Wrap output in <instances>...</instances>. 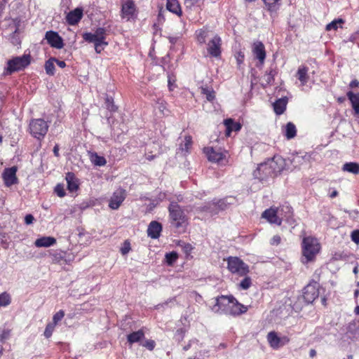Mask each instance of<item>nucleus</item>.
<instances>
[{"instance_id": "f257e3e1", "label": "nucleus", "mask_w": 359, "mask_h": 359, "mask_svg": "<svg viewBox=\"0 0 359 359\" xmlns=\"http://www.w3.org/2000/svg\"><path fill=\"white\" fill-rule=\"evenodd\" d=\"M212 310L220 314L238 316L245 313L248 307L240 304L233 296H221L215 299Z\"/></svg>"}, {"instance_id": "f03ea898", "label": "nucleus", "mask_w": 359, "mask_h": 359, "mask_svg": "<svg viewBox=\"0 0 359 359\" xmlns=\"http://www.w3.org/2000/svg\"><path fill=\"white\" fill-rule=\"evenodd\" d=\"M302 259L305 264L313 261L316 255L320 252V245L318 240L313 237L308 236L302 241Z\"/></svg>"}, {"instance_id": "7ed1b4c3", "label": "nucleus", "mask_w": 359, "mask_h": 359, "mask_svg": "<svg viewBox=\"0 0 359 359\" xmlns=\"http://www.w3.org/2000/svg\"><path fill=\"white\" fill-rule=\"evenodd\" d=\"M168 211L170 219L172 220V224L177 229H184L187 225V217L178 203L175 201L170 202Z\"/></svg>"}, {"instance_id": "20e7f679", "label": "nucleus", "mask_w": 359, "mask_h": 359, "mask_svg": "<svg viewBox=\"0 0 359 359\" xmlns=\"http://www.w3.org/2000/svg\"><path fill=\"white\" fill-rule=\"evenodd\" d=\"M30 64V55H24L20 57H15L7 62V67L4 74L11 75L13 72L21 71Z\"/></svg>"}, {"instance_id": "39448f33", "label": "nucleus", "mask_w": 359, "mask_h": 359, "mask_svg": "<svg viewBox=\"0 0 359 359\" xmlns=\"http://www.w3.org/2000/svg\"><path fill=\"white\" fill-rule=\"evenodd\" d=\"M227 269L232 273L240 276H246L249 273V266L237 257H229L227 259Z\"/></svg>"}, {"instance_id": "423d86ee", "label": "nucleus", "mask_w": 359, "mask_h": 359, "mask_svg": "<svg viewBox=\"0 0 359 359\" xmlns=\"http://www.w3.org/2000/svg\"><path fill=\"white\" fill-rule=\"evenodd\" d=\"M48 129L47 123L42 118L33 119L29 123L30 133L36 138H43Z\"/></svg>"}, {"instance_id": "0eeeda50", "label": "nucleus", "mask_w": 359, "mask_h": 359, "mask_svg": "<svg viewBox=\"0 0 359 359\" xmlns=\"http://www.w3.org/2000/svg\"><path fill=\"white\" fill-rule=\"evenodd\" d=\"M207 51L213 57H219L222 53V39L217 34H212L207 43Z\"/></svg>"}, {"instance_id": "6e6552de", "label": "nucleus", "mask_w": 359, "mask_h": 359, "mask_svg": "<svg viewBox=\"0 0 359 359\" xmlns=\"http://www.w3.org/2000/svg\"><path fill=\"white\" fill-rule=\"evenodd\" d=\"M107 37V29L104 27H98L95 32H86L83 34V39L88 42L95 43L97 42H102L106 40Z\"/></svg>"}, {"instance_id": "1a4fd4ad", "label": "nucleus", "mask_w": 359, "mask_h": 359, "mask_svg": "<svg viewBox=\"0 0 359 359\" xmlns=\"http://www.w3.org/2000/svg\"><path fill=\"white\" fill-rule=\"evenodd\" d=\"M318 283L312 281L309 283L304 288L303 292V298L307 304L312 303L319 295Z\"/></svg>"}, {"instance_id": "9d476101", "label": "nucleus", "mask_w": 359, "mask_h": 359, "mask_svg": "<svg viewBox=\"0 0 359 359\" xmlns=\"http://www.w3.org/2000/svg\"><path fill=\"white\" fill-rule=\"evenodd\" d=\"M127 196L126 191L122 188L117 189L110 198L109 207L111 210H117L121 205Z\"/></svg>"}, {"instance_id": "9b49d317", "label": "nucleus", "mask_w": 359, "mask_h": 359, "mask_svg": "<svg viewBox=\"0 0 359 359\" xmlns=\"http://www.w3.org/2000/svg\"><path fill=\"white\" fill-rule=\"evenodd\" d=\"M267 340L270 346L274 348L278 349L290 341V338L287 336L279 337L276 332H270L267 335Z\"/></svg>"}, {"instance_id": "f8f14e48", "label": "nucleus", "mask_w": 359, "mask_h": 359, "mask_svg": "<svg viewBox=\"0 0 359 359\" xmlns=\"http://www.w3.org/2000/svg\"><path fill=\"white\" fill-rule=\"evenodd\" d=\"M253 177L260 182L266 181L270 177H273L266 161L258 165L257 169L253 172Z\"/></svg>"}, {"instance_id": "ddd939ff", "label": "nucleus", "mask_w": 359, "mask_h": 359, "mask_svg": "<svg viewBox=\"0 0 359 359\" xmlns=\"http://www.w3.org/2000/svg\"><path fill=\"white\" fill-rule=\"evenodd\" d=\"M266 163L273 177L280 173L285 167L284 160L280 157L275 156L271 159H269Z\"/></svg>"}, {"instance_id": "4468645a", "label": "nucleus", "mask_w": 359, "mask_h": 359, "mask_svg": "<svg viewBox=\"0 0 359 359\" xmlns=\"http://www.w3.org/2000/svg\"><path fill=\"white\" fill-rule=\"evenodd\" d=\"M45 39L47 40L48 43L53 48L61 49L64 46V43L62 37L57 32L53 31H48L46 33Z\"/></svg>"}, {"instance_id": "2eb2a0df", "label": "nucleus", "mask_w": 359, "mask_h": 359, "mask_svg": "<svg viewBox=\"0 0 359 359\" xmlns=\"http://www.w3.org/2000/svg\"><path fill=\"white\" fill-rule=\"evenodd\" d=\"M17 170L18 169L15 166L6 168L4 170L2 177L6 187H9L18 183V178L16 177Z\"/></svg>"}, {"instance_id": "dca6fc26", "label": "nucleus", "mask_w": 359, "mask_h": 359, "mask_svg": "<svg viewBox=\"0 0 359 359\" xmlns=\"http://www.w3.org/2000/svg\"><path fill=\"white\" fill-rule=\"evenodd\" d=\"M135 12V5L131 0H128L122 4L121 6V17L129 20L133 18Z\"/></svg>"}, {"instance_id": "f3484780", "label": "nucleus", "mask_w": 359, "mask_h": 359, "mask_svg": "<svg viewBox=\"0 0 359 359\" xmlns=\"http://www.w3.org/2000/svg\"><path fill=\"white\" fill-rule=\"evenodd\" d=\"M252 53L255 57L259 60V62L262 65L266 58V50L264 45L261 41H256L252 46Z\"/></svg>"}, {"instance_id": "a211bd4d", "label": "nucleus", "mask_w": 359, "mask_h": 359, "mask_svg": "<svg viewBox=\"0 0 359 359\" xmlns=\"http://www.w3.org/2000/svg\"><path fill=\"white\" fill-rule=\"evenodd\" d=\"M276 208L278 219H280V224L283 220L290 222L292 217V208L287 204H284Z\"/></svg>"}, {"instance_id": "6ab92c4d", "label": "nucleus", "mask_w": 359, "mask_h": 359, "mask_svg": "<svg viewBox=\"0 0 359 359\" xmlns=\"http://www.w3.org/2000/svg\"><path fill=\"white\" fill-rule=\"evenodd\" d=\"M203 151L208 161L211 162L219 163L225 157L223 153L216 151L212 147H205L203 149Z\"/></svg>"}, {"instance_id": "aec40b11", "label": "nucleus", "mask_w": 359, "mask_h": 359, "mask_svg": "<svg viewBox=\"0 0 359 359\" xmlns=\"http://www.w3.org/2000/svg\"><path fill=\"white\" fill-rule=\"evenodd\" d=\"M262 217L265 218L271 224L280 225V219H278L276 208H271L264 210L262 213Z\"/></svg>"}, {"instance_id": "412c9836", "label": "nucleus", "mask_w": 359, "mask_h": 359, "mask_svg": "<svg viewBox=\"0 0 359 359\" xmlns=\"http://www.w3.org/2000/svg\"><path fill=\"white\" fill-rule=\"evenodd\" d=\"M82 16L83 9L76 8L67 15L66 20L69 25H75L81 20Z\"/></svg>"}, {"instance_id": "4be33fe9", "label": "nucleus", "mask_w": 359, "mask_h": 359, "mask_svg": "<svg viewBox=\"0 0 359 359\" xmlns=\"http://www.w3.org/2000/svg\"><path fill=\"white\" fill-rule=\"evenodd\" d=\"M162 231V225L161 223L156 221H152L149 224L147 229V235L149 237L156 239L160 236V233Z\"/></svg>"}, {"instance_id": "5701e85b", "label": "nucleus", "mask_w": 359, "mask_h": 359, "mask_svg": "<svg viewBox=\"0 0 359 359\" xmlns=\"http://www.w3.org/2000/svg\"><path fill=\"white\" fill-rule=\"evenodd\" d=\"M56 243V239L50 236H43L36 239L34 245L38 248H48Z\"/></svg>"}, {"instance_id": "b1692460", "label": "nucleus", "mask_w": 359, "mask_h": 359, "mask_svg": "<svg viewBox=\"0 0 359 359\" xmlns=\"http://www.w3.org/2000/svg\"><path fill=\"white\" fill-rule=\"evenodd\" d=\"M226 126V135L229 136L232 131H239L241 129V125L239 123L234 122L231 118H227L224 121Z\"/></svg>"}, {"instance_id": "393cba45", "label": "nucleus", "mask_w": 359, "mask_h": 359, "mask_svg": "<svg viewBox=\"0 0 359 359\" xmlns=\"http://www.w3.org/2000/svg\"><path fill=\"white\" fill-rule=\"evenodd\" d=\"M309 68L306 66H300L296 74V76L301 82L302 86H305L309 81V76L308 75Z\"/></svg>"}, {"instance_id": "a878e982", "label": "nucleus", "mask_w": 359, "mask_h": 359, "mask_svg": "<svg viewBox=\"0 0 359 359\" xmlns=\"http://www.w3.org/2000/svg\"><path fill=\"white\" fill-rule=\"evenodd\" d=\"M348 99L350 100L352 107L355 114H359V93H354L352 91H348L346 93Z\"/></svg>"}, {"instance_id": "bb28decb", "label": "nucleus", "mask_w": 359, "mask_h": 359, "mask_svg": "<svg viewBox=\"0 0 359 359\" xmlns=\"http://www.w3.org/2000/svg\"><path fill=\"white\" fill-rule=\"evenodd\" d=\"M67 189L69 191L74 192L79 189V184L75 175L72 172H67L66 175Z\"/></svg>"}, {"instance_id": "cd10ccee", "label": "nucleus", "mask_w": 359, "mask_h": 359, "mask_svg": "<svg viewBox=\"0 0 359 359\" xmlns=\"http://www.w3.org/2000/svg\"><path fill=\"white\" fill-rule=\"evenodd\" d=\"M226 208V204L224 201L220 200L217 203L212 202L208 204V205H205L201 208V211H209L212 212V211L224 210Z\"/></svg>"}, {"instance_id": "c85d7f7f", "label": "nucleus", "mask_w": 359, "mask_h": 359, "mask_svg": "<svg viewBox=\"0 0 359 359\" xmlns=\"http://www.w3.org/2000/svg\"><path fill=\"white\" fill-rule=\"evenodd\" d=\"M287 98L286 97L278 99L273 104L274 111L276 114L280 115L283 114L286 109Z\"/></svg>"}, {"instance_id": "c756f323", "label": "nucleus", "mask_w": 359, "mask_h": 359, "mask_svg": "<svg viewBox=\"0 0 359 359\" xmlns=\"http://www.w3.org/2000/svg\"><path fill=\"white\" fill-rule=\"evenodd\" d=\"M210 36V32L207 28L200 29L196 31V40L198 43L204 44L206 39Z\"/></svg>"}, {"instance_id": "7c9ffc66", "label": "nucleus", "mask_w": 359, "mask_h": 359, "mask_svg": "<svg viewBox=\"0 0 359 359\" xmlns=\"http://www.w3.org/2000/svg\"><path fill=\"white\" fill-rule=\"evenodd\" d=\"M311 155L308 153H297L293 156L292 162L294 164H302L310 161Z\"/></svg>"}, {"instance_id": "2f4dec72", "label": "nucleus", "mask_w": 359, "mask_h": 359, "mask_svg": "<svg viewBox=\"0 0 359 359\" xmlns=\"http://www.w3.org/2000/svg\"><path fill=\"white\" fill-rule=\"evenodd\" d=\"M89 156L90 161L95 165L104 166L107 163V161L104 157L99 156L96 152H90Z\"/></svg>"}, {"instance_id": "473e14b6", "label": "nucleus", "mask_w": 359, "mask_h": 359, "mask_svg": "<svg viewBox=\"0 0 359 359\" xmlns=\"http://www.w3.org/2000/svg\"><path fill=\"white\" fill-rule=\"evenodd\" d=\"M144 337V333L142 330L137 332H133L127 336L128 341L130 344H133L140 341Z\"/></svg>"}, {"instance_id": "72a5a7b5", "label": "nucleus", "mask_w": 359, "mask_h": 359, "mask_svg": "<svg viewBox=\"0 0 359 359\" xmlns=\"http://www.w3.org/2000/svg\"><path fill=\"white\" fill-rule=\"evenodd\" d=\"M342 170L358 175L359 173V164L355 162L346 163L342 167Z\"/></svg>"}, {"instance_id": "f704fd0d", "label": "nucleus", "mask_w": 359, "mask_h": 359, "mask_svg": "<svg viewBox=\"0 0 359 359\" xmlns=\"http://www.w3.org/2000/svg\"><path fill=\"white\" fill-rule=\"evenodd\" d=\"M297 134V129L294 124H293L291 122H289L285 126V135L287 137V139L290 140L294 138L296 136Z\"/></svg>"}, {"instance_id": "c9c22d12", "label": "nucleus", "mask_w": 359, "mask_h": 359, "mask_svg": "<svg viewBox=\"0 0 359 359\" xmlns=\"http://www.w3.org/2000/svg\"><path fill=\"white\" fill-rule=\"evenodd\" d=\"M167 8L173 13L178 15L181 13L180 6L177 0H168Z\"/></svg>"}, {"instance_id": "e433bc0d", "label": "nucleus", "mask_w": 359, "mask_h": 359, "mask_svg": "<svg viewBox=\"0 0 359 359\" xmlns=\"http://www.w3.org/2000/svg\"><path fill=\"white\" fill-rule=\"evenodd\" d=\"M276 74L277 72L276 71V69H271L269 72H266L263 77V79L265 83H264L262 85L264 87L271 85L273 82L274 76H276Z\"/></svg>"}, {"instance_id": "4c0bfd02", "label": "nucleus", "mask_w": 359, "mask_h": 359, "mask_svg": "<svg viewBox=\"0 0 359 359\" xmlns=\"http://www.w3.org/2000/svg\"><path fill=\"white\" fill-rule=\"evenodd\" d=\"M192 144V139L191 137L189 135H187L184 137V142H182L180 144L179 149L186 154L189 152Z\"/></svg>"}, {"instance_id": "58836bf2", "label": "nucleus", "mask_w": 359, "mask_h": 359, "mask_svg": "<svg viewBox=\"0 0 359 359\" xmlns=\"http://www.w3.org/2000/svg\"><path fill=\"white\" fill-rule=\"evenodd\" d=\"M55 60H56L55 58L51 57L49 60H48L45 63L46 72L48 75L53 76L55 74Z\"/></svg>"}, {"instance_id": "ea45409f", "label": "nucleus", "mask_w": 359, "mask_h": 359, "mask_svg": "<svg viewBox=\"0 0 359 359\" xmlns=\"http://www.w3.org/2000/svg\"><path fill=\"white\" fill-rule=\"evenodd\" d=\"M201 93L205 95L206 100L209 102L212 101L215 97V91L212 88L208 87H201Z\"/></svg>"}, {"instance_id": "a19ab883", "label": "nucleus", "mask_w": 359, "mask_h": 359, "mask_svg": "<svg viewBox=\"0 0 359 359\" xmlns=\"http://www.w3.org/2000/svg\"><path fill=\"white\" fill-rule=\"evenodd\" d=\"M280 0H263L271 12L276 11L279 8V1Z\"/></svg>"}, {"instance_id": "79ce46f5", "label": "nucleus", "mask_w": 359, "mask_h": 359, "mask_svg": "<svg viewBox=\"0 0 359 359\" xmlns=\"http://www.w3.org/2000/svg\"><path fill=\"white\" fill-rule=\"evenodd\" d=\"M203 0H184V6L188 9H193L196 7H200Z\"/></svg>"}, {"instance_id": "37998d69", "label": "nucleus", "mask_w": 359, "mask_h": 359, "mask_svg": "<svg viewBox=\"0 0 359 359\" xmlns=\"http://www.w3.org/2000/svg\"><path fill=\"white\" fill-rule=\"evenodd\" d=\"M11 296L7 292H3L0 294V306H6L11 304Z\"/></svg>"}, {"instance_id": "c03bdc74", "label": "nucleus", "mask_w": 359, "mask_h": 359, "mask_svg": "<svg viewBox=\"0 0 359 359\" xmlns=\"http://www.w3.org/2000/svg\"><path fill=\"white\" fill-rule=\"evenodd\" d=\"M178 258V255L175 252H171L165 254L166 263L171 266L172 265Z\"/></svg>"}, {"instance_id": "a18cd8bd", "label": "nucleus", "mask_w": 359, "mask_h": 359, "mask_svg": "<svg viewBox=\"0 0 359 359\" xmlns=\"http://www.w3.org/2000/svg\"><path fill=\"white\" fill-rule=\"evenodd\" d=\"M343 22H344V20L342 19L334 20L326 25V30L327 31H330L332 29L336 30L338 28V25L342 24Z\"/></svg>"}, {"instance_id": "49530a36", "label": "nucleus", "mask_w": 359, "mask_h": 359, "mask_svg": "<svg viewBox=\"0 0 359 359\" xmlns=\"http://www.w3.org/2000/svg\"><path fill=\"white\" fill-rule=\"evenodd\" d=\"M105 103L107 109L110 111H116L117 110V107L114 104L112 97L107 96L105 100Z\"/></svg>"}, {"instance_id": "de8ad7c7", "label": "nucleus", "mask_w": 359, "mask_h": 359, "mask_svg": "<svg viewBox=\"0 0 359 359\" xmlns=\"http://www.w3.org/2000/svg\"><path fill=\"white\" fill-rule=\"evenodd\" d=\"M251 284V278L248 276H246L240 283V287L243 290H248L250 287Z\"/></svg>"}, {"instance_id": "09e8293b", "label": "nucleus", "mask_w": 359, "mask_h": 359, "mask_svg": "<svg viewBox=\"0 0 359 359\" xmlns=\"http://www.w3.org/2000/svg\"><path fill=\"white\" fill-rule=\"evenodd\" d=\"M107 46H108V42L106 41V40L103 41V43L97 42L94 43L95 52L97 53H100Z\"/></svg>"}, {"instance_id": "8fccbe9b", "label": "nucleus", "mask_w": 359, "mask_h": 359, "mask_svg": "<svg viewBox=\"0 0 359 359\" xmlns=\"http://www.w3.org/2000/svg\"><path fill=\"white\" fill-rule=\"evenodd\" d=\"M64 316H65V312L62 310L59 311L53 316V323H51L54 324V325L55 326V325L59 321H60L63 318Z\"/></svg>"}, {"instance_id": "3c124183", "label": "nucleus", "mask_w": 359, "mask_h": 359, "mask_svg": "<svg viewBox=\"0 0 359 359\" xmlns=\"http://www.w3.org/2000/svg\"><path fill=\"white\" fill-rule=\"evenodd\" d=\"M54 329H55L54 324H52L51 323H48L46 325V329H45V331H44V336L46 338L50 337L52 334H53V332Z\"/></svg>"}, {"instance_id": "603ef678", "label": "nucleus", "mask_w": 359, "mask_h": 359, "mask_svg": "<svg viewBox=\"0 0 359 359\" xmlns=\"http://www.w3.org/2000/svg\"><path fill=\"white\" fill-rule=\"evenodd\" d=\"M55 192L59 197H63L65 196V191L64 187L62 184H57L55 187Z\"/></svg>"}, {"instance_id": "864d4df0", "label": "nucleus", "mask_w": 359, "mask_h": 359, "mask_svg": "<svg viewBox=\"0 0 359 359\" xmlns=\"http://www.w3.org/2000/svg\"><path fill=\"white\" fill-rule=\"evenodd\" d=\"M130 250V244L128 241H125L123 246L121 248V252L123 255H125Z\"/></svg>"}, {"instance_id": "5fc2aeb1", "label": "nucleus", "mask_w": 359, "mask_h": 359, "mask_svg": "<svg viewBox=\"0 0 359 359\" xmlns=\"http://www.w3.org/2000/svg\"><path fill=\"white\" fill-rule=\"evenodd\" d=\"M10 335V330L6 329H0V340L4 341L8 338Z\"/></svg>"}, {"instance_id": "6e6d98bb", "label": "nucleus", "mask_w": 359, "mask_h": 359, "mask_svg": "<svg viewBox=\"0 0 359 359\" xmlns=\"http://www.w3.org/2000/svg\"><path fill=\"white\" fill-rule=\"evenodd\" d=\"M155 341L151 339H149L144 341L142 345L149 349V351H152L155 347Z\"/></svg>"}, {"instance_id": "4d7b16f0", "label": "nucleus", "mask_w": 359, "mask_h": 359, "mask_svg": "<svg viewBox=\"0 0 359 359\" xmlns=\"http://www.w3.org/2000/svg\"><path fill=\"white\" fill-rule=\"evenodd\" d=\"M352 241L358 244L359 243V230H354L351 235Z\"/></svg>"}, {"instance_id": "13d9d810", "label": "nucleus", "mask_w": 359, "mask_h": 359, "mask_svg": "<svg viewBox=\"0 0 359 359\" xmlns=\"http://www.w3.org/2000/svg\"><path fill=\"white\" fill-rule=\"evenodd\" d=\"M281 238L278 235H275L273 236V238L271 240L270 243L273 245H278L280 243Z\"/></svg>"}, {"instance_id": "bf43d9fd", "label": "nucleus", "mask_w": 359, "mask_h": 359, "mask_svg": "<svg viewBox=\"0 0 359 359\" xmlns=\"http://www.w3.org/2000/svg\"><path fill=\"white\" fill-rule=\"evenodd\" d=\"M181 246L183 248L184 252L186 254L190 253L191 251L192 250V246L189 243H183L182 245H181Z\"/></svg>"}, {"instance_id": "052dcab7", "label": "nucleus", "mask_w": 359, "mask_h": 359, "mask_svg": "<svg viewBox=\"0 0 359 359\" xmlns=\"http://www.w3.org/2000/svg\"><path fill=\"white\" fill-rule=\"evenodd\" d=\"M34 220V217L31 214L27 215L25 217V222L27 225L32 224Z\"/></svg>"}, {"instance_id": "680f3d73", "label": "nucleus", "mask_w": 359, "mask_h": 359, "mask_svg": "<svg viewBox=\"0 0 359 359\" xmlns=\"http://www.w3.org/2000/svg\"><path fill=\"white\" fill-rule=\"evenodd\" d=\"M238 65H241L244 60V54L242 52H238L236 56Z\"/></svg>"}, {"instance_id": "e2e57ef3", "label": "nucleus", "mask_w": 359, "mask_h": 359, "mask_svg": "<svg viewBox=\"0 0 359 359\" xmlns=\"http://www.w3.org/2000/svg\"><path fill=\"white\" fill-rule=\"evenodd\" d=\"M157 104H158V109L163 114H164V111L166 109V107H165V103L163 101H161V102H158Z\"/></svg>"}, {"instance_id": "0e129e2a", "label": "nucleus", "mask_w": 359, "mask_h": 359, "mask_svg": "<svg viewBox=\"0 0 359 359\" xmlns=\"http://www.w3.org/2000/svg\"><path fill=\"white\" fill-rule=\"evenodd\" d=\"M349 86L351 88H355V87H358L359 86V81L358 80H356V79H354L352 81H351V83L349 84Z\"/></svg>"}, {"instance_id": "69168bd1", "label": "nucleus", "mask_w": 359, "mask_h": 359, "mask_svg": "<svg viewBox=\"0 0 359 359\" xmlns=\"http://www.w3.org/2000/svg\"><path fill=\"white\" fill-rule=\"evenodd\" d=\"M6 0H1L0 1V15H1V13L5 8L6 4Z\"/></svg>"}, {"instance_id": "338daca9", "label": "nucleus", "mask_w": 359, "mask_h": 359, "mask_svg": "<svg viewBox=\"0 0 359 359\" xmlns=\"http://www.w3.org/2000/svg\"><path fill=\"white\" fill-rule=\"evenodd\" d=\"M55 62L57 63V65L61 67V68H64L66 67V63L65 61H62V60H58L56 59V60H55Z\"/></svg>"}, {"instance_id": "774afa93", "label": "nucleus", "mask_w": 359, "mask_h": 359, "mask_svg": "<svg viewBox=\"0 0 359 359\" xmlns=\"http://www.w3.org/2000/svg\"><path fill=\"white\" fill-rule=\"evenodd\" d=\"M53 153L55 156H59V147L58 145H55L53 148Z\"/></svg>"}]
</instances>
